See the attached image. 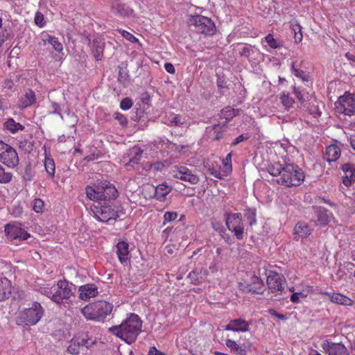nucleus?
Listing matches in <instances>:
<instances>
[{
  "label": "nucleus",
  "instance_id": "1",
  "mask_svg": "<svg viewBox=\"0 0 355 355\" xmlns=\"http://www.w3.org/2000/svg\"><path fill=\"white\" fill-rule=\"evenodd\" d=\"M268 173L272 176H279L278 184L288 187L300 186L304 180V173L302 168L295 164L275 162L268 167Z\"/></svg>",
  "mask_w": 355,
  "mask_h": 355
},
{
  "label": "nucleus",
  "instance_id": "2",
  "mask_svg": "<svg viewBox=\"0 0 355 355\" xmlns=\"http://www.w3.org/2000/svg\"><path fill=\"white\" fill-rule=\"evenodd\" d=\"M142 324L143 322L139 316L130 313L120 324L110 327L109 331L126 343L132 344L141 333Z\"/></svg>",
  "mask_w": 355,
  "mask_h": 355
},
{
  "label": "nucleus",
  "instance_id": "3",
  "mask_svg": "<svg viewBox=\"0 0 355 355\" xmlns=\"http://www.w3.org/2000/svg\"><path fill=\"white\" fill-rule=\"evenodd\" d=\"M114 309L112 303L105 300H97L87 304L81 313L87 320L104 322Z\"/></svg>",
  "mask_w": 355,
  "mask_h": 355
},
{
  "label": "nucleus",
  "instance_id": "4",
  "mask_svg": "<svg viewBox=\"0 0 355 355\" xmlns=\"http://www.w3.org/2000/svg\"><path fill=\"white\" fill-rule=\"evenodd\" d=\"M44 309L40 303L34 302L31 307L26 308L19 312L17 324H25L33 326L36 324L43 317Z\"/></svg>",
  "mask_w": 355,
  "mask_h": 355
},
{
  "label": "nucleus",
  "instance_id": "5",
  "mask_svg": "<svg viewBox=\"0 0 355 355\" xmlns=\"http://www.w3.org/2000/svg\"><path fill=\"white\" fill-rule=\"evenodd\" d=\"M187 23L189 26H193L196 32L206 36H212L216 32L214 22L210 18L202 15H190Z\"/></svg>",
  "mask_w": 355,
  "mask_h": 355
},
{
  "label": "nucleus",
  "instance_id": "6",
  "mask_svg": "<svg viewBox=\"0 0 355 355\" xmlns=\"http://www.w3.org/2000/svg\"><path fill=\"white\" fill-rule=\"evenodd\" d=\"M335 110L338 114L352 116L355 114V94L345 92L335 103Z\"/></svg>",
  "mask_w": 355,
  "mask_h": 355
},
{
  "label": "nucleus",
  "instance_id": "7",
  "mask_svg": "<svg viewBox=\"0 0 355 355\" xmlns=\"http://www.w3.org/2000/svg\"><path fill=\"white\" fill-rule=\"evenodd\" d=\"M70 284L66 279L59 280L51 300L57 304H69L68 301L71 302L70 298L73 295Z\"/></svg>",
  "mask_w": 355,
  "mask_h": 355
},
{
  "label": "nucleus",
  "instance_id": "8",
  "mask_svg": "<svg viewBox=\"0 0 355 355\" xmlns=\"http://www.w3.org/2000/svg\"><path fill=\"white\" fill-rule=\"evenodd\" d=\"M91 212L96 220L102 223L115 221L119 217L117 211L109 205L93 206Z\"/></svg>",
  "mask_w": 355,
  "mask_h": 355
},
{
  "label": "nucleus",
  "instance_id": "9",
  "mask_svg": "<svg viewBox=\"0 0 355 355\" xmlns=\"http://www.w3.org/2000/svg\"><path fill=\"white\" fill-rule=\"evenodd\" d=\"M0 162L10 168H14L19 164V157L15 149L1 140Z\"/></svg>",
  "mask_w": 355,
  "mask_h": 355
},
{
  "label": "nucleus",
  "instance_id": "10",
  "mask_svg": "<svg viewBox=\"0 0 355 355\" xmlns=\"http://www.w3.org/2000/svg\"><path fill=\"white\" fill-rule=\"evenodd\" d=\"M225 222L227 229L234 233L236 238L239 240L243 239L244 225L241 214H227Z\"/></svg>",
  "mask_w": 355,
  "mask_h": 355
},
{
  "label": "nucleus",
  "instance_id": "11",
  "mask_svg": "<svg viewBox=\"0 0 355 355\" xmlns=\"http://www.w3.org/2000/svg\"><path fill=\"white\" fill-rule=\"evenodd\" d=\"M5 233L10 240H27L31 234L18 223H8L5 225Z\"/></svg>",
  "mask_w": 355,
  "mask_h": 355
},
{
  "label": "nucleus",
  "instance_id": "12",
  "mask_svg": "<svg viewBox=\"0 0 355 355\" xmlns=\"http://www.w3.org/2000/svg\"><path fill=\"white\" fill-rule=\"evenodd\" d=\"M171 173L173 178L182 181L196 184L199 182V178L196 174L184 166H175L172 168Z\"/></svg>",
  "mask_w": 355,
  "mask_h": 355
},
{
  "label": "nucleus",
  "instance_id": "13",
  "mask_svg": "<svg viewBox=\"0 0 355 355\" xmlns=\"http://www.w3.org/2000/svg\"><path fill=\"white\" fill-rule=\"evenodd\" d=\"M267 285L272 293H282L284 290V277L276 272L270 271L267 277Z\"/></svg>",
  "mask_w": 355,
  "mask_h": 355
},
{
  "label": "nucleus",
  "instance_id": "14",
  "mask_svg": "<svg viewBox=\"0 0 355 355\" xmlns=\"http://www.w3.org/2000/svg\"><path fill=\"white\" fill-rule=\"evenodd\" d=\"M322 347L329 355H349L346 347L340 343H332L328 340L322 342Z\"/></svg>",
  "mask_w": 355,
  "mask_h": 355
},
{
  "label": "nucleus",
  "instance_id": "15",
  "mask_svg": "<svg viewBox=\"0 0 355 355\" xmlns=\"http://www.w3.org/2000/svg\"><path fill=\"white\" fill-rule=\"evenodd\" d=\"M99 189L101 191V201L115 199L118 196V191L115 187L107 181L99 182Z\"/></svg>",
  "mask_w": 355,
  "mask_h": 355
},
{
  "label": "nucleus",
  "instance_id": "16",
  "mask_svg": "<svg viewBox=\"0 0 355 355\" xmlns=\"http://www.w3.org/2000/svg\"><path fill=\"white\" fill-rule=\"evenodd\" d=\"M116 254L121 263L126 265L130 262V254L128 242L119 240L116 245Z\"/></svg>",
  "mask_w": 355,
  "mask_h": 355
},
{
  "label": "nucleus",
  "instance_id": "17",
  "mask_svg": "<svg viewBox=\"0 0 355 355\" xmlns=\"http://www.w3.org/2000/svg\"><path fill=\"white\" fill-rule=\"evenodd\" d=\"M36 103V95L33 90L28 89L19 97L18 100V107L21 110L32 106Z\"/></svg>",
  "mask_w": 355,
  "mask_h": 355
},
{
  "label": "nucleus",
  "instance_id": "18",
  "mask_svg": "<svg viewBox=\"0 0 355 355\" xmlns=\"http://www.w3.org/2000/svg\"><path fill=\"white\" fill-rule=\"evenodd\" d=\"M290 291L293 293L291 296L290 300L293 303L300 302L301 298L306 297L310 293L313 292V286L310 285H301V288L297 291H295V288L294 286L289 288Z\"/></svg>",
  "mask_w": 355,
  "mask_h": 355
},
{
  "label": "nucleus",
  "instance_id": "19",
  "mask_svg": "<svg viewBox=\"0 0 355 355\" xmlns=\"http://www.w3.org/2000/svg\"><path fill=\"white\" fill-rule=\"evenodd\" d=\"M250 322L241 319L231 320L225 326V329L227 331L246 332L249 330Z\"/></svg>",
  "mask_w": 355,
  "mask_h": 355
},
{
  "label": "nucleus",
  "instance_id": "20",
  "mask_svg": "<svg viewBox=\"0 0 355 355\" xmlns=\"http://www.w3.org/2000/svg\"><path fill=\"white\" fill-rule=\"evenodd\" d=\"M112 12L116 16L125 17L131 16L133 10L127 4L117 0L112 3Z\"/></svg>",
  "mask_w": 355,
  "mask_h": 355
},
{
  "label": "nucleus",
  "instance_id": "21",
  "mask_svg": "<svg viewBox=\"0 0 355 355\" xmlns=\"http://www.w3.org/2000/svg\"><path fill=\"white\" fill-rule=\"evenodd\" d=\"M323 295L328 296L332 303L343 305L352 306L354 301L349 297L339 293L325 292Z\"/></svg>",
  "mask_w": 355,
  "mask_h": 355
},
{
  "label": "nucleus",
  "instance_id": "22",
  "mask_svg": "<svg viewBox=\"0 0 355 355\" xmlns=\"http://www.w3.org/2000/svg\"><path fill=\"white\" fill-rule=\"evenodd\" d=\"M79 297L83 300H87L96 297L98 292L97 286L94 284H87L79 288Z\"/></svg>",
  "mask_w": 355,
  "mask_h": 355
},
{
  "label": "nucleus",
  "instance_id": "23",
  "mask_svg": "<svg viewBox=\"0 0 355 355\" xmlns=\"http://www.w3.org/2000/svg\"><path fill=\"white\" fill-rule=\"evenodd\" d=\"M226 130L225 123H216L207 128L208 137L214 141L220 139Z\"/></svg>",
  "mask_w": 355,
  "mask_h": 355
},
{
  "label": "nucleus",
  "instance_id": "24",
  "mask_svg": "<svg viewBox=\"0 0 355 355\" xmlns=\"http://www.w3.org/2000/svg\"><path fill=\"white\" fill-rule=\"evenodd\" d=\"M342 169L344 173L343 182L346 187H349L355 182V166L352 164H345Z\"/></svg>",
  "mask_w": 355,
  "mask_h": 355
},
{
  "label": "nucleus",
  "instance_id": "25",
  "mask_svg": "<svg viewBox=\"0 0 355 355\" xmlns=\"http://www.w3.org/2000/svg\"><path fill=\"white\" fill-rule=\"evenodd\" d=\"M315 214L317 217V223L322 226L327 225L333 216L329 210L322 207H315Z\"/></svg>",
  "mask_w": 355,
  "mask_h": 355
},
{
  "label": "nucleus",
  "instance_id": "26",
  "mask_svg": "<svg viewBox=\"0 0 355 355\" xmlns=\"http://www.w3.org/2000/svg\"><path fill=\"white\" fill-rule=\"evenodd\" d=\"M225 345L232 354L236 355H246L247 354L248 347L245 344H239L234 340L227 337L225 340Z\"/></svg>",
  "mask_w": 355,
  "mask_h": 355
},
{
  "label": "nucleus",
  "instance_id": "27",
  "mask_svg": "<svg viewBox=\"0 0 355 355\" xmlns=\"http://www.w3.org/2000/svg\"><path fill=\"white\" fill-rule=\"evenodd\" d=\"M11 293V282L6 277H0V302L8 299Z\"/></svg>",
  "mask_w": 355,
  "mask_h": 355
},
{
  "label": "nucleus",
  "instance_id": "28",
  "mask_svg": "<svg viewBox=\"0 0 355 355\" xmlns=\"http://www.w3.org/2000/svg\"><path fill=\"white\" fill-rule=\"evenodd\" d=\"M264 288L263 280L257 275L251 277L250 282L248 284L246 289L248 292L262 293Z\"/></svg>",
  "mask_w": 355,
  "mask_h": 355
},
{
  "label": "nucleus",
  "instance_id": "29",
  "mask_svg": "<svg viewBox=\"0 0 355 355\" xmlns=\"http://www.w3.org/2000/svg\"><path fill=\"white\" fill-rule=\"evenodd\" d=\"M87 343L85 338L80 339L79 338H74L70 341L67 351L72 355H78L80 347L84 346Z\"/></svg>",
  "mask_w": 355,
  "mask_h": 355
},
{
  "label": "nucleus",
  "instance_id": "30",
  "mask_svg": "<svg viewBox=\"0 0 355 355\" xmlns=\"http://www.w3.org/2000/svg\"><path fill=\"white\" fill-rule=\"evenodd\" d=\"M301 108L306 110L310 114L315 116H320L321 112L320 111L318 103L314 96H311L310 98L304 104Z\"/></svg>",
  "mask_w": 355,
  "mask_h": 355
},
{
  "label": "nucleus",
  "instance_id": "31",
  "mask_svg": "<svg viewBox=\"0 0 355 355\" xmlns=\"http://www.w3.org/2000/svg\"><path fill=\"white\" fill-rule=\"evenodd\" d=\"M154 190V197L159 201H164L172 189L166 183H162L157 185Z\"/></svg>",
  "mask_w": 355,
  "mask_h": 355
},
{
  "label": "nucleus",
  "instance_id": "32",
  "mask_svg": "<svg viewBox=\"0 0 355 355\" xmlns=\"http://www.w3.org/2000/svg\"><path fill=\"white\" fill-rule=\"evenodd\" d=\"M340 156V149L335 144L329 145L326 148L325 157L328 162H336Z\"/></svg>",
  "mask_w": 355,
  "mask_h": 355
},
{
  "label": "nucleus",
  "instance_id": "33",
  "mask_svg": "<svg viewBox=\"0 0 355 355\" xmlns=\"http://www.w3.org/2000/svg\"><path fill=\"white\" fill-rule=\"evenodd\" d=\"M87 198L93 201H101L99 182L94 187L87 186L85 189Z\"/></svg>",
  "mask_w": 355,
  "mask_h": 355
},
{
  "label": "nucleus",
  "instance_id": "34",
  "mask_svg": "<svg viewBox=\"0 0 355 355\" xmlns=\"http://www.w3.org/2000/svg\"><path fill=\"white\" fill-rule=\"evenodd\" d=\"M4 128L12 134L17 132L19 130H24L25 127L19 123L16 122L12 118H9L3 124Z\"/></svg>",
  "mask_w": 355,
  "mask_h": 355
},
{
  "label": "nucleus",
  "instance_id": "35",
  "mask_svg": "<svg viewBox=\"0 0 355 355\" xmlns=\"http://www.w3.org/2000/svg\"><path fill=\"white\" fill-rule=\"evenodd\" d=\"M294 232L302 238H306L311 233V230L304 222L297 223L294 228Z\"/></svg>",
  "mask_w": 355,
  "mask_h": 355
},
{
  "label": "nucleus",
  "instance_id": "36",
  "mask_svg": "<svg viewBox=\"0 0 355 355\" xmlns=\"http://www.w3.org/2000/svg\"><path fill=\"white\" fill-rule=\"evenodd\" d=\"M239 110L232 108L230 107H225L222 110L220 114V118L221 119H225V125L232 120L235 116L238 114Z\"/></svg>",
  "mask_w": 355,
  "mask_h": 355
},
{
  "label": "nucleus",
  "instance_id": "37",
  "mask_svg": "<svg viewBox=\"0 0 355 355\" xmlns=\"http://www.w3.org/2000/svg\"><path fill=\"white\" fill-rule=\"evenodd\" d=\"M291 73L297 78L301 79L303 82H309L310 81V76L306 71L295 68V62H293L291 67Z\"/></svg>",
  "mask_w": 355,
  "mask_h": 355
},
{
  "label": "nucleus",
  "instance_id": "38",
  "mask_svg": "<svg viewBox=\"0 0 355 355\" xmlns=\"http://www.w3.org/2000/svg\"><path fill=\"white\" fill-rule=\"evenodd\" d=\"M280 101L285 110H288L293 107L295 103V101L289 93L283 92L279 97Z\"/></svg>",
  "mask_w": 355,
  "mask_h": 355
},
{
  "label": "nucleus",
  "instance_id": "39",
  "mask_svg": "<svg viewBox=\"0 0 355 355\" xmlns=\"http://www.w3.org/2000/svg\"><path fill=\"white\" fill-rule=\"evenodd\" d=\"M44 42H48L49 44H51L54 49L55 51L58 52H62L63 50V46L62 44L59 41L58 38L47 35L46 38L44 39Z\"/></svg>",
  "mask_w": 355,
  "mask_h": 355
},
{
  "label": "nucleus",
  "instance_id": "40",
  "mask_svg": "<svg viewBox=\"0 0 355 355\" xmlns=\"http://www.w3.org/2000/svg\"><path fill=\"white\" fill-rule=\"evenodd\" d=\"M264 41L273 49H280L283 46V42L275 39L273 35L269 33L264 37Z\"/></svg>",
  "mask_w": 355,
  "mask_h": 355
},
{
  "label": "nucleus",
  "instance_id": "41",
  "mask_svg": "<svg viewBox=\"0 0 355 355\" xmlns=\"http://www.w3.org/2000/svg\"><path fill=\"white\" fill-rule=\"evenodd\" d=\"M44 167L46 173L49 175V176L53 178L55 175V163L52 158L51 157H45L44 159Z\"/></svg>",
  "mask_w": 355,
  "mask_h": 355
},
{
  "label": "nucleus",
  "instance_id": "42",
  "mask_svg": "<svg viewBox=\"0 0 355 355\" xmlns=\"http://www.w3.org/2000/svg\"><path fill=\"white\" fill-rule=\"evenodd\" d=\"M93 46L96 48L95 50L94 51V55L95 60L97 61L101 60L103 51V44H101V42L98 41L97 40H94Z\"/></svg>",
  "mask_w": 355,
  "mask_h": 355
},
{
  "label": "nucleus",
  "instance_id": "43",
  "mask_svg": "<svg viewBox=\"0 0 355 355\" xmlns=\"http://www.w3.org/2000/svg\"><path fill=\"white\" fill-rule=\"evenodd\" d=\"M245 216L250 226H252L257 223V212L254 209H247L245 210Z\"/></svg>",
  "mask_w": 355,
  "mask_h": 355
},
{
  "label": "nucleus",
  "instance_id": "44",
  "mask_svg": "<svg viewBox=\"0 0 355 355\" xmlns=\"http://www.w3.org/2000/svg\"><path fill=\"white\" fill-rule=\"evenodd\" d=\"M12 175L10 172H6L5 168L0 165V183L6 184L11 181Z\"/></svg>",
  "mask_w": 355,
  "mask_h": 355
},
{
  "label": "nucleus",
  "instance_id": "45",
  "mask_svg": "<svg viewBox=\"0 0 355 355\" xmlns=\"http://www.w3.org/2000/svg\"><path fill=\"white\" fill-rule=\"evenodd\" d=\"M53 286H52L51 284H46L41 285L37 291L40 292L42 295H44L45 296H47L51 298V296L53 293L52 288Z\"/></svg>",
  "mask_w": 355,
  "mask_h": 355
},
{
  "label": "nucleus",
  "instance_id": "46",
  "mask_svg": "<svg viewBox=\"0 0 355 355\" xmlns=\"http://www.w3.org/2000/svg\"><path fill=\"white\" fill-rule=\"evenodd\" d=\"M178 216L177 211H166L163 217V225L168 223L174 221Z\"/></svg>",
  "mask_w": 355,
  "mask_h": 355
},
{
  "label": "nucleus",
  "instance_id": "47",
  "mask_svg": "<svg viewBox=\"0 0 355 355\" xmlns=\"http://www.w3.org/2000/svg\"><path fill=\"white\" fill-rule=\"evenodd\" d=\"M116 31L119 33H120L121 35L130 42L134 44L138 42V39L128 31L123 30L121 28H117Z\"/></svg>",
  "mask_w": 355,
  "mask_h": 355
},
{
  "label": "nucleus",
  "instance_id": "48",
  "mask_svg": "<svg viewBox=\"0 0 355 355\" xmlns=\"http://www.w3.org/2000/svg\"><path fill=\"white\" fill-rule=\"evenodd\" d=\"M33 209L36 213H42L44 209V202L40 198H35L33 200Z\"/></svg>",
  "mask_w": 355,
  "mask_h": 355
},
{
  "label": "nucleus",
  "instance_id": "49",
  "mask_svg": "<svg viewBox=\"0 0 355 355\" xmlns=\"http://www.w3.org/2000/svg\"><path fill=\"white\" fill-rule=\"evenodd\" d=\"M169 124L175 125H181L184 123V120H182L181 117L175 114H171L168 117Z\"/></svg>",
  "mask_w": 355,
  "mask_h": 355
},
{
  "label": "nucleus",
  "instance_id": "50",
  "mask_svg": "<svg viewBox=\"0 0 355 355\" xmlns=\"http://www.w3.org/2000/svg\"><path fill=\"white\" fill-rule=\"evenodd\" d=\"M132 101L130 98H125L120 103V108L123 110H128L132 106Z\"/></svg>",
  "mask_w": 355,
  "mask_h": 355
},
{
  "label": "nucleus",
  "instance_id": "51",
  "mask_svg": "<svg viewBox=\"0 0 355 355\" xmlns=\"http://www.w3.org/2000/svg\"><path fill=\"white\" fill-rule=\"evenodd\" d=\"M252 52V46L250 44H246L242 48L239 53L241 56L248 58Z\"/></svg>",
  "mask_w": 355,
  "mask_h": 355
},
{
  "label": "nucleus",
  "instance_id": "52",
  "mask_svg": "<svg viewBox=\"0 0 355 355\" xmlns=\"http://www.w3.org/2000/svg\"><path fill=\"white\" fill-rule=\"evenodd\" d=\"M293 93L295 94L297 99L299 101V102L301 104V107L305 104V103L306 102V101L305 100V98H304V95L302 93V92L299 89V88L296 87H293Z\"/></svg>",
  "mask_w": 355,
  "mask_h": 355
},
{
  "label": "nucleus",
  "instance_id": "53",
  "mask_svg": "<svg viewBox=\"0 0 355 355\" xmlns=\"http://www.w3.org/2000/svg\"><path fill=\"white\" fill-rule=\"evenodd\" d=\"M34 20L35 23L40 27H43L45 24L44 15L40 12H36Z\"/></svg>",
  "mask_w": 355,
  "mask_h": 355
},
{
  "label": "nucleus",
  "instance_id": "54",
  "mask_svg": "<svg viewBox=\"0 0 355 355\" xmlns=\"http://www.w3.org/2000/svg\"><path fill=\"white\" fill-rule=\"evenodd\" d=\"M114 119L117 120L121 125L125 126L128 123L126 117L119 112H115L114 114Z\"/></svg>",
  "mask_w": 355,
  "mask_h": 355
},
{
  "label": "nucleus",
  "instance_id": "55",
  "mask_svg": "<svg viewBox=\"0 0 355 355\" xmlns=\"http://www.w3.org/2000/svg\"><path fill=\"white\" fill-rule=\"evenodd\" d=\"M291 30L293 31L294 35L297 33H301L302 29V26L300 25V24L295 19H293L291 21Z\"/></svg>",
  "mask_w": 355,
  "mask_h": 355
},
{
  "label": "nucleus",
  "instance_id": "56",
  "mask_svg": "<svg viewBox=\"0 0 355 355\" xmlns=\"http://www.w3.org/2000/svg\"><path fill=\"white\" fill-rule=\"evenodd\" d=\"M248 138H250V136L246 134V135H240L239 137H237L234 141L232 143V146H236L237 144H239V143L245 141V140H247Z\"/></svg>",
  "mask_w": 355,
  "mask_h": 355
},
{
  "label": "nucleus",
  "instance_id": "57",
  "mask_svg": "<svg viewBox=\"0 0 355 355\" xmlns=\"http://www.w3.org/2000/svg\"><path fill=\"white\" fill-rule=\"evenodd\" d=\"M223 164L228 170H232V153H230L223 160Z\"/></svg>",
  "mask_w": 355,
  "mask_h": 355
},
{
  "label": "nucleus",
  "instance_id": "58",
  "mask_svg": "<svg viewBox=\"0 0 355 355\" xmlns=\"http://www.w3.org/2000/svg\"><path fill=\"white\" fill-rule=\"evenodd\" d=\"M148 355H166L164 352L158 350L156 347H151L148 352Z\"/></svg>",
  "mask_w": 355,
  "mask_h": 355
},
{
  "label": "nucleus",
  "instance_id": "59",
  "mask_svg": "<svg viewBox=\"0 0 355 355\" xmlns=\"http://www.w3.org/2000/svg\"><path fill=\"white\" fill-rule=\"evenodd\" d=\"M164 69L168 73L171 74H174L175 73V69L173 64L170 62H166L164 64Z\"/></svg>",
  "mask_w": 355,
  "mask_h": 355
},
{
  "label": "nucleus",
  "instance_id": "60",
  "mask_svg": "<svg viewBox=\"0 0 355 355\" xmlns=\"http://www.w3.org/2000/svg\"><path fill=\"white\" fill-rule=\"evenodd\" d=\"M269 313L272 315H274L275 317H277L278 319L279 320H286V317L283 314H281V313H278L274 309H270L269 310Z\"/></svg>",
  "mask_w": 355,
  "mask_h": 355
},
{
  "label": "nucleus",
  "instance_id": "61",
  "mask_svg": "<svg viewBox=\"0 0 355 355\" xmlns=\"http://www.w3.org/2000/svg\"><path fill=\"white\" fill-rule=\"evenodd\" d=\"M13 85H14V83H13V81L12 80L7 79V80H6L4 81L3 87L4 88H7V89H12Z\"/></svg>",
  "mask_w": 355,
  "mask_h": 355
},
{
  "label": "nucleus",
  "instance_id": "62",
  "mask_svg": "<svg viewBox=\"0 0 355 355\" xmlns=\"http://www.w3.org/2000/svg\"><path fill=\"white\" fill-rule=\"evenodd\" d=\"M302 38H303L302 32L297 33L294 35V40H295V42L297 44L301 42L302 40Z\"/></svg>",
  "mask_w": 355,
  "mask_h": 355
},
{
  "label": "nucleus",
  "instance_id": "63",
  "mask_svg": "<svg viewBox=\"0 0 355 355\" xmlns=\"http://www.w3.org/2000/svg\"><path fill=\"white\" fill-rule=\"evenodd\" d=\"M172 227H167L162 231V236L164 238V240H167L168 237L169 233L171 232Z\"/></svg>",
  "mask_w": 355,
  "mask_h": 355
},
{
  "label": "nucleus",
  "instance_id": "64",
  "mask_svg": "<svg viewBox=\"0 0 355 355\" xmlns=\"http://www.w3.org/2000/svg\"><path fill=\"white\" fill-rule=\"evenodd\" d=\"M345 58L350 61H352L355 62V55L350 53L349 52H347L345 53Z\"/></svg>",
  "mask_w": 355,
  "mask_h": 355
}]
</instances>
